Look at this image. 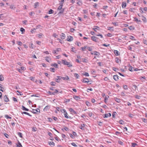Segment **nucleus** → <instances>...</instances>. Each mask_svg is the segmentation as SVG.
Wrapping results in <instances>:
<instances>
[{
    "label": "nucleus",
    "instance_id": "obj_10",
    "mask_svg": "<svg viewBox=\"0 0 147 147\" xmlns=\"http://www.w3.org/2000/svg\"><path fill=\"white\" fill-rule=\"evenodd\" d=\"M98 38L94 36H92L91 37V39L93 41L97 42V39Z\"/></svg>",
    "mask_w": 147,
    "mask_h": 147
},
{
    "label": "nucleus",
    "instance_id": "obj_11",
    "mask_svg": "<svg viewBox=\"0 0 147 147\" xmlns=\"http://www.w3.org/2000/svg\"><path fill=\"white\" fill-rule=\"evenodd\" d=\"M113 78L116 81H117L119 80V76L117 75H115L113 76Z\"/></svg>",
    "mask_w": 147,
    "mask_h": 147
},
{
    "label": "nucleus",
    "instance_id": "obj_57",
    "mask_svg": "<svg viewBox=\"0 0 147 147\" xmlns=\"http://www.w3.org/2000/svg\"><path fill=\"white\" fill-rule=\"evenodd\" d=\"M59 12V13H62L64 12V9H62V10H61Z\"/></svg>",
    "mask_w": 147,
    "mask_h": 147
},
{
    "label": "nucleus",
    "instance_id": "obj_38",
    "mask_svg": "<svg viewBox=\"0 0 147 147\" xmlns=\"http://www.w3.org/2000/svg\"><path fill=\"white\" fill-rule=\"evenodd\" d=\"M83 13L86 14L87 15L88 13V11L87 10H85V9H83Z\"/></svg>",
    "mask_w": 147,
    "mask_h": 147
},
{
    "label": "nucleus",
    "instance_id": "obj_3",
    "mask_svg": "<svg viewBox=\"0 0 147 147\" xmlns=\"http://www.w3.org/2000/svg\"><path fill=\"white\" fill-rule=\"evenodd\" d=\"M61 49L60 48H57L56 50H53V53L54 54H57L56 53L57 52H58L59 51H60Z\"/></svg>",
    "mask_w": 147,
    "mask_h": 147
},
{
    "label": "nucleus",
    "instance_id": "obj_9",
    "mask_svg": "<svg viewBox=\"0 0 147 147\" xmlns=\"http://www.w3.org/2000/svg\"><path fill=\"white\" fill-rule=\"evenodd\" d=\"M82 81L84 83H88L89 82L88 79V78H84L82 80Z\"/></svg>",
    "mask_w": 147,
    "mask_h": 147
},
{
    "label": "nucleus",
    "instance_id": "obj_26",
    "mask_svg": "<svg viewBox=\"0 0 147 147\" xmlns=\"http://www.w3.org/2000/svg\"><path fill=\"white\" fill-rule=\"evenodd\" d=\"M109 98V96H105V101L104 102L105 103H107V100H108V98Z\"/></svg>",
    "mask_w": 147,
    "mask_h": 147
},
{
    "label": "nucleus",
    "instance_id": "obj_47",
    "mask_svg": "<svg viewBox=\"0 0 147 147\" xmlns=\"http://www.w3.org/2000/svg\"><path fill=\"white\" fill-rule=\"evenodd\" d=\"M86 104L88 106H90V103L88 101H86Z\"/></svg>",
    "mask_w": 147,
    "mask_h": 147
},
{
    "label": "nucleus",
    "instance_id": "obj_54",
    "mask_svg": "<svg viewBox=\"0 0 147 147\" xmlns=\"http://www.w3.org/2000/svg\"><path fill=\"white\" fill-rule=\"evenodd\" d=\"M119 123L120 124L123 125L124 123V122L122 120H120L119 121Z\"/></svg>",
    "mask_w": 147,
    "mask_h": 147
},
{
    "label": "nucleus",
    "instance_id": "obj_22",
    "mask_svg": "<svg viewBox=\"0 0 147 147\" xmlns=\"http://www.w3.org/2000/svg\"><path fill=\"white\" fill-rule=\"evenodd\" d=\"M94 54L95 55L99 56L100 55L99 53L97 51L94 52Z\"/></svg>",
    "mask_w": 147,
    "mask_h": 147
},
{
    "label": "nucleus",
    "instance_id": "obj_14",
    "mask_svg": "<svg viewBox=\"0 0 147 147\" xmlns=\"http://www.w3.org/2000/svg\"><path fill=\"white\" fill-rule=\"evenodd\" d=\"M114 100L118 103H120L121 102V100L119 98H114Z\"/></svg>",
    "mask_w": 147,
    "mask_h": 147
},
{
    "label": "nucleus",
    "instance_id": "obj_30",
    "mask_svg": "<svg viewBox=\"0 0 147 147\" xmlns=\"http://www.w3.org/2000/svg\"><path fill=\"white\" fill-rule=\"evenodd\" d=\"M4 79V77L2 75H0V81H2Z\"/></svg>",
    "mask_w": 147,
    "mask_h": 147
},
{
    "label": "nucleus",
    "instance_id": "obj_35",
    "mask_svg": "<svg viewBox=\"0 0 147 147\" xmlns=\"http://www.w3.org/2000/svg\"><path fill=\"white\" fill-rule=\"evenodd\" d=\"M49 144L50 145H53V146L55 145V143H54L53 142H49Z\"/></svg>",
    "mask_w": 147,
    "mask_h": 147
},
{
    "label": "nucleus",
    "instance_id": "obj_49",
    "mask_svg": "<svg viewBox=\"0 0 147 147\" xmlns=\"http://www.w3.org/2000/svg\"><path fill=\"white\" fill-rule=\"evenodd\" d=\"M71 144L74 147H77V145L74 143L73 142L71 143Z\"/></svg>",
    "mask_w": 147,
    "mask_h": 147
},
{
    "label": "nucleus",
    "instance_id": "obj_18",
    "mask_svg": "<svg viewBox=\"0 0 147 147\" xmlns=\"http://www.w3.org/2000/svg\"><path fill=\"white\" fill-rule=\"evenodd\" d=\"M73 98L75 100H78L80 99V98L79 96H74Z\"/></svg>",
    "mask_w": 147,
    "mask_h": 147
},
{
    "label": "nucleus",
    "instance_id": "obj_48",
    "mask_svg": "<svg viewBox=\"0 0 147 147\" xmlns=\"http://www.w3.org/2000/svg\"><path fill=\"white\" fill-rule=\"evenodd\" d=\"M5 117L7 119H11V117H10L9 116H8L7 115H5Z\"/></svg>",
    "mask_w": 147,
    "mask_h": 147
},
{
    "label": "nucleus",
    "instance_id": "obj_59",
    "mask_svg": "<svg viewBox=\"0 0 147 147\" xmlns=\"http://www.w3.org/2000/svg\"><path fill=\"white\" fill-rule=\"evenodd\" d=\"M17 44L18 45L20 46H21L22 45V43L21 41H18Z\"/></svg>",
    "mask_w": 147,
    "mask_h": 147
},
{
    "label": "nucleus",
    "instance_id": "obj_23",
    "mask_svg": "<svg viewBox=\"0 0 147 147\" xmlns=\"http://www.w3.org/2000/svg\"><path fill=\"white\" fill-rule=\"evenodd\" d=\"M51 66H52L56 68H57L58 67V65L57 63H55L52 64L51 65Z\"/></svg>",
    "mask_w": 147,
    "mask_h": 147
},
{
    "label": "nucleus",
    "instance_id": "obj_28",
    "mask_svg": "<svg viewBox=\"0 0 147 147\" xmlns=\"http://www.w3.org/2000/svg\"><path fill=\"white\" fill-rule=\"evenodd\" d=\"M133 69L134 68L130 66L129 67L128 69L129 71H134Z\"/></svg>",
    "mask_w": 147,
    "mask_h": 147
},
{
    "label": "nucleus",
    "instance_id": "obj_43",
    "mask_svg": "<svg viewBox=\"0 0 147 147\" xmlns=\"http://www.w3.org/2000/svg\"><path fill=\"white\" fill-rule=\"evenodd\" d=\"M22 147V146L21 144L19 142L18 144L17 145V147Z\"/></svg>",
    "mask_w": 147,
    "mask_h": 147
},
{
    "label": "nucleus",
    "instance_id": "obj_15",
    "mask_svg": "<svg viewBox=\"0 0 147 147\" xmlns=\"http://www.w3.org/2000/svg\"><path fill=\"white\" fill-rule=\"evenodd\" d=\"M84 126H85L84 124H81L80 126L79 127L80 128V129H81L82 130H84Z\"/></svg>",
    "mask_w": 147,
    "mask_h": 147
},
{
    "label": "nucleus",
    "instance_id": "obj_27",
    "mask_svg": "<svg viewBox=\"0 0 147 147\" xmlns=\"http://www.w3.org/2000/svg\"><path fill=\"white\" fill-rule=\"evenodd\" d=\"M74 76L77 78L78 79L79 77V75L77 73H74Z\"/></svg>",
    "mask_w": 147,
    "mask_h": 147
},
{
    "label": "nucleus",
    "instance_id": "obj_32",
    "mask_svg": "<svg viewBox=\"0 0 147 147\" xmlns=\"http://www.w3.org/2000/svg\"><path fill=\"white\" fill-rule=\"evenodd\" d=\"M56 84V83L55 82H51L50 83V84L51 85L53 86H55V84Z\"/></svg>",
    "mask_w": 147,
    "mask_h": 147
},
{
    "label": "nucleus",
    "instance_id": "obj_17",
    "mask_svg": "<svg viewBox=\"0 0 147 147\" xmlns=\"http://www.w3.org/2000/svg\"><path fill=\"white\" fill-rule=\"evenodd\" d=\"M114 53L115 55L116 56H118L119 55V53L118 51L116 50H114Z\"/></svg>",
    "mask_w": 147,
    "mask_h": 147
},
{
    "label": "nucleus",
    "instance_id": "obj_40",
    "mask_svg": "<svg viewBox=\"0 0 147 147\" xmlns=\"http://www.w3.org/2000/svg\"><path fill=\"white\" fill-rule=\"evenodd\" d=\"M15 7L13 5H11L10 6V8L12 9H15Z\"/></svg>",
    "mask_w": 147,
    "mask_h": 147
},
{
    "label": "nucleus",
    "instance_id": "obj_42",
    "mask_svg": "<svg viewBox=\"0 0 147 147\" xmlns=\"http://www.w3.org/2000/svg\"><path fill=\"white\" fill-rule=\"evenodd\" d=\"M142 119L144 122L146 123H147V119H146L144 118H142Z\"/></svg>",
    "mask_w": 147,
    "mask_h": 147
},
{
    "label": "nucleus",
    "instance_id": "obj_16",
    "mask_svg": "<svg viewBox=\"0 0 147 147\" xmlns=\"http://www.w3.org/2000/svg\"><path fill=\"white\" fill-rule=\"evenodd\" d=\"M122 6L123 8H125L126 6V3L125 2H123L122 4Z\"/></svg>",
    "mask_w": 147,
    "mask_h": 147
},
{
    "label": "nucleus",
    "instance_id": "obj_25",
    "mask_svg": "<svg viewBox=\"0 0 147 147\" xmlns=\"http://www.w3.org/2000/svg\"><path fill=\"white\" fill-rule=\"evenodd\" d=\"M64 117L65 118H67V119H68V118H70L71 117H69L68 116H67V112L65 113H64Z\"/></svg>",
    "mask_w": 147,
    "mask_h": 147
},
{
    "label": "nucleus",
    "instance_id": "obj_44",
    "mask_svg": "<svg viewBox=\"0 0 147 147\" xmlns=\"http://www.w3.org/2000/svg\"><path fill=\"white\" fill-rule=\"evenodd\" d=\"M50 70L51 71L54 72H55V68L51 67L50 68Z\"/></svg>",
    "mask_w": 147,
    "mask_h": 147
},
{
    "label": "nucleus",
    "instance_id": "obj_34",
    "mask_svg": "<svg viewBox=\"0 0 147 147\" xmlns=\"http://www.w3.org/2000/svg\"><path fill=\"white\" fill-rule=\"evenodd\" d=\"M82 61L84 62L87 63L88 62V60L85 58H82Z\"/></svg>",
    "mask_w": 147,
    "mask_h": 147
},
{
    "label": "nucleus",
    "instance_id": "obj_21",
    "mask_svg": "<svg viewBox=\"0 0 147 147\" xmlns=\"http://www.w3.org/2000/svg\"><path fill=\"white\" fill-rule=\"evenodd\" d=\"M39 5V3L37 2L34 4V7L35 8H36Z\"/></svg>",
    "mask_w": 147,
    "mask_h": 147
},
{
    "label": "nucleus",
    "instance_id": "obj_58",
    "mask_svg": "<svg viewBox=\"0 0 147 147\" xmlns=\"http://www.w3.org/2000/svg\"><path fill=\"white\" fill-rule=\"evenodd\" d=\"M107 36L108 37H111L112 36V34L110 33H108L107 34Z\"/></svg>",
    "mask_w": 147,
    "mask_h": 147
},
{
    "label": "nucleus",
    "instance_id": "obj_2",
    "mask_svg": "<svg viewBox=\"0 0 147 147\" xmlns=\"http://www.w3.org/2000/svg\"><path fill=\"white\" fill-rule=\"evenodd\" d=\"M57 78L60 80H68L69 79V78L68 76H66L65 77H61L59 76H57Z\"/></svg>",
    "mask_w": 147,
    "mask_h": 147
},
{
    "label": "nucleus",
    "instance_id": "obj_20",
    "mask_svg": "<svg viewBox=\"0 0 147 147\" xmlns=\"http://www.w3.org/2000/svg\"><path fill=\"white\" fill-rule=\"evenodd\" d=\"M65 35L64 34V33H62L61 34V38L62 39H65Z\"/></svg>",
    "mask_w": 147,
    "mask_h": 147
},
{
    "label": "nucleus",
    "instance_id": "obj_36",
    "mask_svg": "<svg viewBox=\"0 0 147 147\" xmlns=\"http://www.w3.org/2000/svg\"><path fill=\"white\" fill-rule=\"evenodd\" d=\"M18 134L20 138H22V133L20 132H18Z\"/></svg>",
    "mask_w": 147,
    "mask_h": 147
},
{
    "label": "nucleus",
    "instance_id": "obj_24",
    "mask_svg": "<svg viewBox=\"0 0 147 147\" xmlns=\"http://www.w3.org/2000/svg\"><path fill=\"white\" fill-rule=\"evenodd\" d=\"M22 114H25L31 117H32V115H30L29 113H28L27 112H25V111L23 112H22Z\"/></svg>",
    "mask_w": 147,
    "mask_h": 147
},
{
    "label": "nucleus",
    "instance_id": "obj_6",
    "mask_svg": "<svg viewBox=\"0 0 147 147\" xmlns=\"http://www.w3.org/2000/svg\"><path fill=\"white\" fill-rule=\"evenodd\" d=\"M111 116V114L110 113H108L107 114H105L104 115L103 117L104 118H107L109 117H110Z\"/></svg>",
    "mask_w": 147,
    "mask_h": 147
},
{
    "label": "nucleus",
    "instance_id": "obj_53",
    "mask_svg": "<svg viewBox=\"0 0 147 147\" xmlns=\"http://www.w3.org/2000/svg\"><path fill=\"white\" fill-rule=\"evenodd\" d=\"M69 136L70 137H71L72 139H74V138L75 137L73 136V134H69Z\"/></svg>",
    "mask_w": 147,
    "mask_h": 147
},
{
    "label": "nucleus",
    "instance_id": "obj_12",
    "mask_svg": "<svg viewBox=\"0 0 147 147\" xmlns=\"http://www.w3.org/2000/svg\"><path fill=\"white\" fill-rule=\"evenodd\" d=\"M134 21H135L137 22V23H139V22H141V20H138V18L136 17H134Z\"/></svg>",
    "mask_w": 147,
    "mask_h": 147
},
{
    "label": "nucleus",
    "instance_id": "obj_62",
    "mask_svg": "<svg viewBox=\"0 0 147 147\" xmlns=\"http://www.w3.org/2000/svg\"><path fill=\"white\" fill-rule=\"evenodd\" d=\"M20 30L21 32H23L25 31V29L23 28H21L20 29Z\"/></svg>",
    "mask_w": 147,
    "mask_h": 147
},
{
    "label": "nucleus",
    "instance_id": "obj_64",
    "mask_svg": "<svg viewBox=\"0 0 147 147\" xmlns=\"http://www.w3.org/2000/svg\"><path fill=\"white\" fill-rule=\"evenodd\" d=\"M55 139L57 141H59L60 140V139L57 137V136L55 138Z\"/></svg>",
    "mask_w": 147,
    "mask_h": 147
},
{
    "label": "nucleus",
    "instance_id": "obj_1",
    "mask_svg": "<svg viewBox=\"0 0 147 147\" xmlns=\"http://www.w3.org/2000/svg\"><path fill=\"white\" fill-rule=\"evenodd\" d=\"M63 64L67 65L68 67H70L72 66V65L69 62H68L65 60H61Z\"/></svg>",
    "mask_w": 147,
    "mask_h": 147
},
{
    "label": "nucleus",
    "instance_id": "obj_61",
    "mask_svg": "<svg viewBox=\"0 0 147 147\" xmlns=\"http://www.w3.org/2000/svg\"><path fill=\"white\" fill-rule=\"evenodd\" d=\"M123 12L125 14H127V10L123 11Z\"/></svg>",
    "mask_w": 147,
    "mask_h": 147
},
{
    "label": "nucleus",
    "instance_id": "obj_5",
    "mask_svg": "<svg viewBox=\"0 0 147 147\" xmlns=\"http://www.w3.org/2000/svg\"><path fill=\"white\" fill-rule=\"evenodd\" d=\"M73 40V38L71 36H67V40L68 41L71 42Z\"/></svg>",
    "mask_w": 147,
    "mask_h": 147
},
{
    "label": "nucleus",
    "instance_id": "obj_45",
    "mask_svg": "<svg viewBox=\"0 0 147 147\" xmlns=\"http://www.w3.org/2000/svg\"><path fill=\"white\" fill-rule=\"evenodd\" d=\"M121 96H125V93L123 92H121Z\"/></svg>",
    "mask_w": 147,
    "mask_h": 147
},
{
    "label": "nucleus",
    "instance_id": "obj_51",
    "mask_svg": "<svg viewBox=\"0 0 147 147\" xmlns=\"http://www.w3.org/2000/svg\"><path fill=\"white\" fill-rule=\"evenodd\" d=\"M63 129H64L66 131H67L69 130L68 128L67 127H65L64 129H62V130L63 131Z\"/></svg>",
    "mask_w": 147,
    "mask_h": 147
},
{
    "label": "nucleus",
    "instance_id": "obj_29",
    "mask_svg": "<svg viewBox=\"0 0 147 147\" xmlns=\"http://www.w3.org/2000/svg\"><path fill=\"white\" fill-rule=\"evenodd\" d=\"M82 74L84 76H89V74L87 72H84Z\"/></svg>",
    "mask_w": 147,
    "mask_h": 147
},
{
    "label": "nucleus",
    "instance_id": "obj_8",
    "mask_svg": "<svg viewBox=\"0 0 147 147\" xmlns=\"http://www.w3.org/2000/svg\"><path fill=\"white\" fill-rule=\"evenodd\" d=\"M33 111H34L32 112L34 114L36 113V112H39L40 113V111L39 109H32Z\"/></svg>",
    "mask_w": 147,
    "mask_h": 147
},
{
    "label": "nucleus",
    "instance_id": "obj_52",
    "mask_svg": "<svg viewBox=\"0 0 147 147\" xmlns=\"http://www.w3.org/2000/svg\"><path fill=\"white\" fill-rule=\"evenodd\" d=\"M123 87L125 90H127L128 89L127 86L126 85H124L123 86Z\"/></svg>",
    "mask_w": 147,
    "mask_h": 147
},
{
    "label": "nucleus",
    "instance_id": "obj_55",
    "mask_svg": "<svg viewBox=\"0 0 147 147\" xmlns=\"http://www.w3.org/2000/svg\"><path fill=\"white\" fill-rule=\"evenodd\" d=\"M38 35V37L40 38L42 37V36L43 35V34L42 33H40Z\"/></svg>",
    "mask_w": 147,
    "mask_h": 147
},
{
    "label": "nucleus",
    "instance_id": "obj_46",
    "mask_svg": "<svg viewBox=\"0 0 147 147\" xmlns=\"http://www.w3.org/2000/svg\"><path fill=\"white\" fill-rule=\"evenodd\" d=\"M95 35L97 36H100V38H102L103 37L102 35L99 34H96Z\"/></svg>",
    "mask_w": 147,
    "mask_h": 147
},
{
    "label": "nucleus",
    "instance_id": "obj_50",
    "mask_svg": "<svg viewBox=\"0 0 147 147\" xmlns=\"http://www.w3.org/2000/svg\"><path fill=\"white\" fill-rule=\"evenodd\" d=\"M134 37L132 36H130V38L132 40H136V39H134Z\"/></svg>",
    "mask_w": 147,
    "mask_h": 147
},
{
    "label": "nucleus",
    "instance_id": "obj_19",
    "mask_svg": "<svg viewBox=\"0 0 147 147\" xmlns=\"http://www.w3.org/2000/svg\"><path fill=\"white\" fill-rule=\"evenodd\" d=\"M22 109L23 111H28L29 109L27 108H25L24 106H22Z\"/></svg>",
    "mask_w": 147,
    "mask_h": 147
},
{
    "label": "nucleus",
    "instance_id": "obj_41",
    "mask_svg": "<svg viewBox=\"0 0 147 147\" xmlns=\"http://www.w3.org/2000/svg\"><path fill=\"white\" fill-rule=\"evenodd\" d=\"M62 5H59L58 8H57L58 10H62Z\"/></svg>",
    "mask_w": 147,
    "mask_h": 147
},
{
    "label": "nucleus",
    "instance_id": "obj_31",
    "mask_svg": "<svg viewBox=\"0 0 147 147\" xmlns=\"http://www.w3.org/2000/svg\"><path fill=\"white\" fill-rule=\"evenodd\" d=\"M49 106H46L44 109V111H47L48 109H49Z\"/></svg>",
    "mask_w": 147,
    "mask_h": 147
},
{
    "label": "nucleus",
    "instance_id": "obj_37",
    "mask_svg": "<svg viewBox=\"0 0 147 147\" xmlns=\"http://www.w3.org/2000/svg\"><path fill=\"white\" fill-rule=\"evenodd\" d=\"M47 92L50 95H55V92H52L50 91H48Z\"/></svg>",
    "mask_w": 147,
    "mask_h": 147
},
{
    "label": "nucleus",
    "instance_id": "obj_63",
    "mask_svg": "<svg viewBox=\"0 0 147 147\" xmlns=\"http://www.w3.org/2000/svg\"><path fill=\"white\" fill-rule=\"evenodd\" d=\"M77 4L79 5H82V3L81 1H80L78 2Z\"/></svg>",
    "mask_w": 147,
    "mask_h": 147
},
{
    "label": "nucleus",
    "instance_id": "obj_33",
    "mask_svg": "<svg viewBox=\"0 0 147 147\" xmlns=\"http://www.w3.org/2000/svg\"><path fill=\"white\" fill-rule=\"evenodd\" d=\"M45 60L48 62H49V59L50 60L51 58L49 57H45Z\"/></svg>",
    "mask_w": 147,
    "mask_h": 147
},
{
    "label": "nucleus",
    "instance_id": "obj_60",
    "mask_svg": "<svg viewBox=\"0 0 147 147\" xmlns=\"http://www.w3.org/2000/svg\"><path fill=\"white\" fill-rule=\"evenodd\" d=\"M137 145V144L136 143H132V146L133 147H135Z\"/></svg>",
    "mask_w": 147,
    "mask_h": 147
},
{
    "label": "nucleus",
    "instance_id": "obj_7",
    "mask_svg": "<svg viewBox=\"0 0 147 147\" xmlns=\"http://www.w3.org/2000/svg\"><path fill=\"white\" fill-rule=\"evenodd\" d=\"M93 30H94L95 32H97L96 30H99L100 29V28L97 26H94L93 28H92Z\"/></svg>",
    "mask_w": 147,
    "mask_h": 147
},
{
    "label": "nucleus",
    "instance_id": "obj_39",
    "mask_svg": "<svg viewBox=\"0 0 147 147\" xmlns=\"http://www.w3.org/2000/svg\"><path fill=\"white\" fill-rule=\"evenodd\" d=\"M54 12V11L52 9H50L49 11V14H52V13H53Z\"/></svg>",
    "mask_w": 147,
    "mask_h": 147
},
{
    "label": "nucleus",
    "instance_id": "obj_4",
    "mask_svg": "<svg viewBox=\"0 0 147 147\" xmlns=\"http://www.w3.org/2000/svg\"><path fill=\"white\" fill-rule=\"evenodd\" d=\"M4 100L6 102H7L9 101V99L7 97V95H5L4 96L3 98Z\"/></svg>",
    "mask_w": 147,
    "mask_h": 147
},
{
    "label": "nucleus",
    "instance_id": "obj_13",
    "mask_svg": "<svg viewBox=\"0 0 147 147\" xmlns=\"http://www.w3.org/2000/svg\"><path fill=\"white\" fill-rule=\"evenodd\" d=\"M142 20L143 22L144 23H146L147 22V20L146 18L143 16H142Z\"/></svg>",
    "mask_w": 147,
    "mask_h": 147
},
{
    "label": "nucleus",
    "instance_id": "obj_56",
    "mask_svg": "<svg viewBox=\"0 0 147 147\" xmlns=\"http://www.w3.org/2000/svg\"><path fill=\"white\" fill-rule=\"evenodd\" d=\"M60 111L62 113H65L66 112L65 110V109H61L60 110Z\"/></svg>",
    "mask_w": 147,
    "mask_h": 147
}]
</instances>
